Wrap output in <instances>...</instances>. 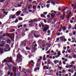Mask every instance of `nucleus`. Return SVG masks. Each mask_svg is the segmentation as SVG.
<instances>
[{"instance_id":"f257e3e1","label":"nucleus","mask_w":76,"mask_h":76,"mask_svg":"<svg viewBox=\"0 0 76 76\" xmlns=\"http://www.w3.org/2000/svg\"><path fill=\"white\" fill-rule=\"evenodd\" d=\"M4 62H6L7 63L6 64V66H6L5 67V69L6 70H9L11 69V67L12 66V65H11V63L12 62V58H10L9 57L7 58L6 59H4L2 61V63H4Z\"/></svg>"},{"instance_id":"f03ea898","label":"nucleus","mask_w":76,"mask_h":76,"mask_svg":"<svg viewBox=\"0 0 76 76\" xmlns=\"http://www.w3.org/2000/svg\"><path fill=\"white\" fill-rule=\"evenodd\" d=\"M17 56V58L16 60V61H17L18 63H20V62H22V56L19 53H18Z\"/></svg>"},{"instance_id":"7ed1b4c3","label":"nucleus","mask_w":76,"mask_h":76,"mask_svg":"<svg viewBox=\"0 0 76 76\" xmlns=\"http://www.w3.org/2000/svg\"><path fill=\"white\" fill-rule=\"evenodd\" d=\"M5 48H4V50L5 52H7L10 51L11 48H10V45L8 44H6L5 45Z\"/></svg>"},{"instance_id":"20e7f679","label":"nucleus","mask_w":76,"mask_h":76,"mask_svg":"<svg viewBox=\"0 0 76 76\" xmlns=\"http://www.w3.org/2000/svg\"><path fill=\"white\" fill-rule=\"evenodd\" d=\"M67 7H65L64 9H62V12H63V15L62 16V20H63L64 18H65V17L66 16V12H64L65 10H66V9H67Z\"/></svg>"},{"instance_id":"39448f33","label":"nucleus","mask_w":76,"mask_h":76,"mask_svg":"<svg viewBox=\"0 0 76 76\" xmlns=\"http://www.w3.org/2000/svg\"><path fill=\"white\" fill-rule=\"evenodd\" d=\"M25 39V40L22 41L20 45V46L21 47H25L26 45H27V44L26 43V40Z\"/></svg>"},{"instance_id":"423d86ee","label":"nucleus","mask_w":76,"mask_h":76,"mask_svg":"<svg viewBox=\"0 0 76 76\" xmlns=\"http://www.w3.org/2000/svg\"><path fill=\"white\" fill-rule=\"evenodd\" d=\"M46 27H45L43 28V32H46L49 29V26L48 25H46Z\"/></svg>"},{"instance_id":"0eeeda50","label":"nucleus","mask_w":76,"mask_h":76,"mask_svg":"<svg viewBox=\"0 0 76 76\" xmlns=\"http://www.w3.org/2000/svg\"><path fill=\"white\" fill-rule=\"evenodd\" d=\"M5 44H6V42L4 41H2L1 42L0 47H3L4 46V45H5Z\"/></svg>"},{"instance_id":"6e6552de","label":"nucleus","mask_w":76,"mask_h":76,"mask_svg":"<svg viewBox=\"0 0 76 76\" xmlns=\"http://www.w3.org/2000/svg\"><path fill=\"white\" fill-rule=\"evenodd\" d=\"M29 64H30V65H31V66L32 67H34V64H35V63L34 62V61L31 60L30 61H29L28 62Z\"/></svg>"},{"instance_id":"1a4fd4ad","label":"nucleus","mask_w":76,"mask_h":76,"mask_svg":"<svg viewBox=\"0 0 76 76\" xmlns=\"http://www.w3.org/2000/svg\"><path fill=\"white\" fill-rule=\"evenodd\" d=\"M12 15H10L9 19L6 22V23H11V22H9V21H12V20H10V19H12Z\"/></svg>"},{"instance_id":"9d476101","label":"nucleus","mask_w":76,"mask_h":76,"mask_svg":"<svg viewBox=\"0 0 76 76\" xmlns=\"http://www.w3.org/2000/svg\"><path fill=\"white\" fill-rule=\"evenodd\" d=\"M21 12H22V11H18L17 12L15 13L16 16H19L20 13H21Z\"/></svg>"},{"instance_id":"9b49d317","label":"nucleus","mask_w":76,"mask_h":76,"mask_svg":"<svg viewBox=\"0 0 76 76\" xmlns=\"http://www.w3.org/2000/svg\"><path fill=\"white\" fill-rule=\"evenodd\" d=\"M51 17H52V19H54V16H56V14H54V13H52L50 14Z\"/></svg>"},{"instance_id":"f8f14e48","label":"nucleus","mask_w":76,"mask_h":76,"mask_svg":"<svg viewBox=\"0 0 76 76\" xmlns=\"http://www.w3.org/2000/svg\"><path fill=\"white\" fill-rule=\"evenodd\" d=\"M7 43L10 44L11 43V40L9 39H8L7 40Z\"/></svg>"},{"instance_id":"ddd939ff","label":"nucleus","mask_w":76,"mask_h":76,"mask_svg":"<svg viewBox=\"0 0 76 76\" xmlns=\"http://www.w3.org/2000/svg\"><path fill=\"white\" fill-rule=\"evenodd\" d=\"M5 36L7 37V35L6 34H4V35H2L0 37V39L2 38H4Z\"/></svg>"},{"instance_id":"4468645a","label":"nucleus","mask_w":76,"mask_h":76,"mask_svg":"<svg viewBox=\"0 0 76 76\" xmlns=\"http://www.w3.org/2000/svg\"><path fill=\"white\" fill-rule=\"evenodd\" d=\"M9 37H10V38H11L12 41H14V37L13 36H9Z\"/></svg>"},{"instance_id":"2eb2a0df","label":"nucleus","mask_w":76,"mask_h":76,"mask_svg":"<svg viewBox=\"0 0 76 76\" xmlns=\"http://www.w3.org/2000/svg\"><path fill=\"white\" fill-rule=\"evenodd\" d=\"M37 66H38V67H41V63H39V62L37 61Z\"/></svg>"},{"instance_id":"dca6fc26","label":"nucleus","mask_w":76,"mask_h":76,"mask_svg":"<svg viewBox=\"0 0 76 76\" xmlns=\"http://www.w3.org/2000/svg\"><path fill=\"white\" fill-rule=\"evenodd\" d=\"M15 29L14 28H12L11 29L10 31V32H15Z\"/></svg>"},{"instance_id":"f3484780","label":"nucleus","mask_w":76,"mask_h":76,"mask_svg":"<svg viewBox=\"0 0 76 76\" xmlns=\"http://www.w3.org/2000/svg\"><path fill=\"white\" fill-rule=\"evenodd\" d=\"M45 68L47 70H48V66H44L43 67L44 70H45Z\"/></svg>"},{"instance_id":"a211bd4d","label":"nucleus","mask_w":76,"mask_h":76,"mask_svg":"<svg viewBox=\"0 0 76 76\" xmlns=\"http://www.w3.org/2000/svg\"><path fill=\"white\" fill-rule=\"evenodd\" d=\"M34 37H36V38H38L39 37V35H36L35 34H34Z\"/></svg>"},{"instance_id":"6ab92c4d","label":"nucleus","mask_w":76,"mask_h":76,"mask_svg":"<svg viewBox=\"0 0 76 76\" xmlns=\"http://www.w3.org/2000/svg\"><path fill=\"white\" fill-rule=\"evenodd\" d=\"M40 16L42 18H46V16H45L43 14H41Z\"/></svg>"},{"instance_id":"aec40b11","label":"nucleus","mask_w":76,"mask_h":76,"mask_svg":"<svg viewBox=\"0 0 76 76\" xmlns=\"http://www.w3.org/2000/svg\"><path fill=\"white\" fill-rule=\"evenodd\" d=\"M48 64L50 65V64H51V61L50 59L48 60Z\"/></svg>"},{"instance_id":"412c9836","label":"nucleus","mask_w":76,"mask_h":76,"mask_svg":"<svg viewBox=\"0 0 76 76\" xmlns=\"http://www.w3.org/2000/svg\"><path fill=\"white\" fill-rule=\"evenodd\" d=\"M22 71L24 73H25V74H26V72H27V71L25 69H23Z\"/></svg>"},{"instance_id":"4be33fe9","label":"nucleus","mask_w":76,"mask_h":76,"mask_svg":"<svg viewBox=\"0 0 76 76\" xmlns=\"http://www.w3.org/2000/svg\"><path fill=\"white\" fill-rule=\"evenodd\" d=\"M58 54V57H60V56L61 55V53H60V51H58V52L57 53Z\"/></svg>"},{"instance_id":"5701e85b","label":"nucleus","mask_w":76,"mask_h":76,"mask_svg":"<svg viewBox=\"0 0 76 76\" xmlns=\"http://www.w3.org/2000/svg\"><path fill=\"white\" fill-rule=\"evenodd\" d=\"M3 72L1 70H0V76H2V75H3Z\"/></svg>"},{"instance_id":"b1692460","label":"nucleus","mask_w":76,"mask_h":76,"mask_svg":"<svg viewBox=\"0 0 76 76\" xmlns=\"http://www.w3.org/2000/svg\"><path fill=\"white\" fill-rule=\"evenodd\" d=\"M0 53L1 54H3V50L1 49H0Z\"/></svg>"},{"instance_id":"393cba45","label":"nucleus","mask_w":76,"mask_h":76,"mask_svg":"<svg viewBox=\"0 0 76 76\" xmlns=\"http://www.w3.org/2000/svg\"><path fill=\"white\" fill-rule=\"evenodd\" d=\"M51 22V20H48L47 21V23H50Z\"/></svg>"},{"instance_id":"a878e982","label":"nucleus","mask_w":76,"mask_h":76,"mask_svg":"<svg viewBox=\"0 0 76 76\" xmlns=\"http://www.w3.org/2000/svg\"><path fill=\"white\" fill-rule=\"evenodd\" d=\"M4 13L5 15H7V13H8V12H6L5 11L3 12Z\"/></svg>"},{"instance_id":"bb28decb","label":"nucleus","mask_w":76,"mask_h":76,"mask_svg":"<svg viewBox=\"0 0 76 76\" xmlns=\"http://www.w3.org/2000/svg\"><path fill=\"white\" fill-rule=\"evenodd\" d=\"M33 22H34V20H31L29 21V23H33Z\"/></svg>"},{"instance_id":"cd10ccee","label":"nucleus","mask_w":76,"mask_h":76,"mask_svg":"<svg viewBox=\"0 0 76 76\" xmlns=\"http://www.w3.org/2000/svg\"><path fill=\"white\" fill-rule=\"evenodd\" d=\"M23 18H22V17H20L18 18V20H23Z\"/></svg>"},{"instance_id":"c85d7f7f","label":"nucleus","mask_w":76,"mask_h":76,"mask_svg":"<svg viewBox=\"0 0 76 76\" xmlns=\"http://www.w3.org/2000/svg\"><path fill=\"white\" fill-rule=\"evenodd\" d=\"M19 51H21V50L20 49H19L18 48V50H17V51H16L17 53H18V52Z\"/></svg>"},{"instance_id":"c756f323","label":"nucleus","mask_w":76,"mask_h":76,"mask_svg":"<svg viewBox=\"0 0 76 76\" xmlns=\"http://www.w3.org/2000/svg\"><path fill=\"white\" fill-rule=\"evenodd\" d=\"M62 29H63L64 31H65L66 29V27L65 26L63 27L62 28Z\"/></svg>"},{"instance_id":"7c9ffc66","label":"nucleus","mask_w":76,"mask_h":76,"mask_svg":"<svg viewBox=\"0 0 76 76\" xmlns=\"http://www.w3.org/2000/svg\"><path fill=\"white\" fill-rule=\"evenodd\" d=\"M50 2H51V3L53 4V5H55V2H54L53 1H50Z\"/></svg>"},{"instance_id":"2f4dec72","label":"nucleus","mask_w":76,"mask_h":76,"mask_svg":"<svg viewBox=\"0 0 76 76\" xmlns=\"http://www.w3.org/2000/svg\"><path fill=\"white\" fill-rule=\"evenodd\" d=\"M18 22V19L17 18L16 19V20L15 21V23H17Z\"/></svg>"},{"instance_id":"473e14b6","label":"nucleus","mask_w":76,"mask_h":76,"mask_svg":"<svg viewBox=\"0 0 76 76\" xmlns=\"http://www.w3.org/2000/svg\"><path fill=\"white\" fill-rule=\"evenodd\" d=\"M72 28V25L69 26H68V29H70V28Z\"/></svg>"},{"instance_id":"72a5a7b5","label":"nucleus","mask_w":76,"mask_h":76,"mask_svg":"<svg viewBox=\"0 0 76 76\" xmlns=\"http://www.w3.org/2000/svg\"><path fill=\"white\" fill-rule=\"evenodd\" d=\"M50 4H48L46 5V7H47V8H48L50 6Z\"/></svg>"},{"instance_id":"f704fd0d","label":"nucleus","mask_w":76,"mask_h":76,"mask_svg":"<svg viewBox=\"0 0 76 76\" xmlns=\"http://www.w3.org/2000/svg\"><path fill=\"white\" fill-rule=\"evenodd\" d=\"M11 73V72H8L7 75H8V76H9V75H10Z\"/></svg>"},{"instance_id":"c9c22d12","label":"nucleus","mask_w":76,"mask_h":76,"mask_svg":"<svg viewBox=\"0 0 76 76\" xmlns=\"http://www.w3.org/2000/svg\"><path fill=\"white\" fill-rule=\"evenodd\" d=\"M23 10L24 11H26L27 10V8H24Z\"/></svg>"},{"instance_id":"e433bc0d","label":"nucleus","mask_w":76,"mask_h":76,"mask_svg":"<svg viewBox=\"0 0 76 76\" xmlns=\"http://www.w3.org/2000/svg\"><path fill=\"white\" fill-rule=\"evenodd\" d=\"M47 33H48V34H50V33H51V31H50V30H48Z\"/></svg>"},{"instance_id":"4c0bfd02","label":"nucleus","mask_w":76,"mask_h":76,"mask_svg":"<svg viewBox=\"0 0 76 76\" xmlns=\"http://www.w3.org/2000/svg\"><path fill=\"white\" fill-rule=\"evenodd\" d=\"M51 3L50 2V0H48L46 2L47 4H48V3Z\"/></svg>"},{"instance_id":"58836bf2","label":"nucleus","mask_w":76,"mask_h":76,"mask_svg":"<svg viewBox=\"0 0 76 76\" xmlns=\"http://www.w3.org/2000/svg\"><path fill=\"white\" fill-rule=\"evenodd\" d=\"M28 73H31L32 72V71H31V69H30L29 70H28Z\"/></svg>"},{"instance_id":"ea45409f","label":"nucleus","mask_w":76,"mask_h":76,"mask_svg":"<svg viewBox=\"0 0 76 76\" xmlns=\"http://www.w3.org/2000/svg\"><path fill=\"white\" fill-rule=\"evenodd\" d=\"M70 66L71 67H73V64H72L71 65H69V66L70 67Z\"/></svg>"},{"instance_id":"a19ab883","label":"nucleus","mask_w":76,"mask_h":76,"mask_svg":"<svg viewBox=\"0 0 76 76\" xmlns=\"http://www.w3.org/2000/svg\"><path fill=\"white\" fill-rule=\"evenodd\" d=\"M73 35H76V31H75V32H73Z\"/></svg>"},{"instance_id":"79ce46f5","label":"nucleus","mask_w":76,"mask_h":76,"mask_svg":"<svg viewBox=\"0 0 76 76\" xmlns=\"http://www.w3.org/2000/svg\"><path fill=\"white\" fill-rule=\"evenodd\" d=\"M13 73L12 72H11V74H10V76H13Z\"/></svg>"},{"instance_id":"37998d69","label":"nucleus","mask_w":76,"mask_h":76,"mask_svg":"<svg viewBox=\"0 0 76 76\" xmlns=\"http://www.w3.org/2000/svg\"><path fill=\"white\" fill-rule=\"evenodd\" d=\"M43 14H44V15H47V12H44Z\"/></svg>"},{"instance_id":"c03bdc74","label":"nucleus","mask_w":76,"mask_h":76,"mask_svg":"<svg viewBox=\"0 0 76 76\" xmlns=\"http://www.w3.org/2000/svg\"><path fill=\"white\" fill-rule=\"evenodd\" d=\"M35 31L33 30L32 31V34H34V33H35Z\"/></svg>"},{"instance_id":"a18cd8bd","label":"nucleus","mask_w":76,"mask_h":76,"mask_svg":"<svg viewBox=\"0 0 76 76\" xmlns=\"http://www.w3.org/2000/svg\"><path fill=\"white\" fill-rule=\"evenodd\" d=\"M3 31H1L0 32V36H1V35L2 34H3Z\"/></svg>"},{"instance_id":"49530a36","label":"nucleus","mask_w":76,"mask_h":76,"mask_svg":"<svg viewBox=\"0 0 76 76\" xmlns=\"http://www.w3.org/2000/svg\"><path fill=\"white\" fill-rule=\"evenodd\" d=\"M35 48V46H34V45H33L32 46V49H34V48Z\"/></svg>"},{"instance_id":"de8ad7c7","label":"nucleus","mask_w":76,"mask_h":76,"mask_svg":"<svg viewBox=\"0 0 76 76\" xmlns=\"http://www.w3.org/2000/svg\"><path fill=\"white\" fill-rule=\"evenodd\" d=\"M37 8L38 9H40V8H41V6H40L39 5H38L37 6Z\"/></svg>"},{"instance_id":"09e8293b","label":"nucleus","mask_w":76,"mask_h":76,"mask_svg":"<svg viewBox=\"0 0 76 76\" xmlns=\"http://www.w3.org/2000/svg\"><path fill=\"white\" fill-rule=\"evenodd\" d=\"M76 9V5H75L73 7V9H74V10H75Z\"/></svg>"},{"instance_id":"8fccbe9b","label":"nucleus","mask_w":76,"mask_h":76,"mask_svg":"<svg viewBox=\"0 0 76 76\" xmlns=\"http://www.w3.org/2000/svg\"><path fill=\"white\" fill-rule=\"evenodd\" d=\"M43 47H45V43H44L43 44V45H42Z\"/></svg>"},{"instance_id":"3c124183","label":"nucleus","mask_w":76,"mask_h":76,"mask_svg":"<svg viewBox=\"0 0 76 76\" xmlns=\"http://www.w3.org/2000/svg\"><path fill=\"white\" fill-rule=\"evenodd\" d=\"M72 57H73V58H76V55H73Z\"/></svg>"},{"instance_id":"603ef678","label":"nucleus","mask_w":76,"mask_h":76,"mask_svg":"<svg viewBox=\"0 0 76 76\" xmlns=\"http://www.w3.org/2000/svg\"><path fill=\"white\" fill-rule=\"evenodd\" d=\"M50 50H49L47 52V53L49 54V53H50Z\"/></svg>"},{"instance_id":"864d4df0","label":"nucleus","mask_w":76,"mask_h":76,"mask_svg":"<svg viewBox=\"0 0 76 76\" xmlns=\"http://www.w3.org/2000/svg\"><path fill=\"white\" fill-rule=\"evenodd\" d=\"M31 57H32V55H29L28 56V57L29 58H31Z\"/></svg>"},{"instance_id":"5fc2aeb1","label":"nucleus","mask_w":76,"mask_h":76,"mask_svg":"<svg viewBox=\"0 0 76 76\" xmlns=\"http://www.w3.org/2000/svg\"><path fill=\"white\" fill-rule=\"evenodd\" d=\"M54 63H55V64H57V61L56 60H54Z\"/></svg>"},{"instance_id":"6e6d98bb","label":"nucleus","mask_w":76,"mask_h":76,"mask_svg":"<svg viewBox=\"0 0 76 76\" xmlns=\"http://www.w3.org/2000/svg\"><path fill=\"white\" fill-rule=\"evenodd\" d=\"M60 15V12H59L58 14H57L56 16H58V15Z\"/></svg>"},{"instance_id":"4d7b16f0","label":"nucleus","mask_w":76,"mask_h":76,"mask_svg":"<svg viewBox=\"0 0 76 76\" xmlns=\"http://www.w3.org/2000/svg\"><path fill=\"white\" fill-rule=\"evenodd\" d=\"M60 69V70H61V69H62V68H61V66H59V68L58 67V69Z\"/></svg>"},{"instance_id":"13d9d810","label":"nucleus","mask_w":76,"mask_h":76,"mask_svg":"<svg viewBox=\"0 0 76 76\" xmlns=\"http://www.w3.org/2000/svg\"><path fill=\"white\" fill-rule=\"evenodd\" d=\"M43 60H44V61H45V57H43Z\"/></svg>"},{"instance_id":"bf43d9fd","label":"nucleus","mask_w":76,"mask_h":76,"mask_svg":"<svg viewBox=\"0 0 76 76\" xmlns=\"http://www.w3.org/2000/svg\"><path fill=\"white\" fill-rule=\"evenodd\" d=\"M70 22L71 23H73V21L72 20H70Z\"/></svg>"},{"instance_id":"052dcab7","label":"nucleus","mask_w":76,"mask_h":76,"mask_svg":"<svg viewBox=\"0 0 76 76\" xmlns=\"http://www.w3.org/2000/svg\"><path fill=\"white\" fill-rule=\"evenodd\" d=\"M26 50H30V48L27 47L26 48Z\"/></svg>"},{"instance_id":"680f3d73","label":"nucleus","mask_w":76,"mask_h":76,"mask_svg":"<svg viewBox=\"0 0 76 76\" xmlns=\"http://www.w3.org/2000/svg\"><path fill=\"white\" fill-rule=\"evenodd\" d=\"M68 53H71V51H70V49H69V50H68Z\"/></svg>"},{"instance_id":"e2e57ef3","label":"nucleus","mask_w":76,"mask_h":76,"mask_svg":"<svg viewBox=\"0 0 76 76\" xmlns=\"http://www.w3.org/2000/svg\"><path fill=\"white\" fill-rule=\"evenodd\" d=\"M58 36H60V33H58L57 34Z\"/></svg>"},{"instance_id":"0e129e2a","label":"nucleus","mask_w":76,"mask_h":76,"mask_svg":"<svg viewBox=\"0 0 76 76\" xmlns=\"http://www.w3.org/2000/svg\"><path fill=\"white\" fill-rule=\"evenodd\" d=\"M29 6L30 7H31V8H32V5L31 4H30L29 5Z\"/></svg>"},{"instance_id":"69168bd1","label":"nucleus","mask_w":76,"mask_h":76,"mask_svg":"<svg viewBox=\"0 0 76 76\" xmlns=\"http://www.w3.org/2000/svg\"><path fill=\"white\" fill-rule=\"evenodd\" d=\"M26 26H27V25H26V24H24L23 26V27H24V28H25V27H26Z\"/></svg>"},{"instance_id":"338daca9","label":"nucleus","mask_w":76,"mask_h":76,"mask_svg":"<svg viewBox=\"0 0 76 76\" xmlns=\"http://www.w3.org/2000/svg\"><path fill=\"white\" fill-rule=\"evenodd\" d=\"M12 19H14L15 18V17L14 16H13V15H12Z\"/></svg>"},{"instance_id":"774afa93","label":"nucleus","mask_w":76,"mask_h":76,"mask_svg":"<svg viewBox=\"0 0 76 76\" xmlns=\"http://www.w3.org/2000/svg\"><path fill=\"white\" fill-rule=\"evenodd\" d=\"M74 28L75 30H76V24L75 25Z\"/></svg>"}]
</instances>
